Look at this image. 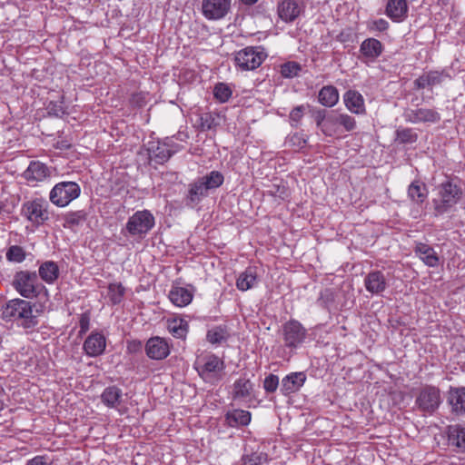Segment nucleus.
Returning <instances> with one entry per match:
<instances>
[{
	"label": "nucleus",
	"mask_w": 465,
	"mask_h": 465,
	"mask_svg": "<svg viewBox=\"0 0 465 465\" xmlns=\"http://www.w3.org/2000/svg\"><path fill=\"white\" fill-rule=\"evenodd\" d=\"M450 75L444 71L424 72L413 82L414 89H432L434 86L441 84Z\"/></svg>",
	"instance_id": "17"
},
{
	"label": "nucleus",
	"mask_w": 465,
	"mask_h": 465,
	"mask_svg": "<svg viewBox=\"0 0 465 465\" xmlns=\"http://www.w3.org/2000/svg\"><path fill=\"white\" fill-rule=\"evenodd\" d=\"M46 110L49 115L55 117H63L66 114L62 102H50Z\"/></svg>",
	"instance_id": "48"
},
{
	"label": "nucleus",
	"mask_w": 465,
	"mask_h": 465,
	"mask_svg": "<svg viewBox=\"0 0 465 465\" xmlns=\"http://www.w3.org/2000/svg\"><path fill=\"white\" fill-rule=\"evenodd\" d=\"M40 278L48 284L54 283L59 277V267L53 261L44 262L38 270Z\"/></svg>",
	"instance_id": "34"
},
{
	"label": "nucleus",
	"mask_w": 465,
	"mask_h": 465,
	"mask_svg": "<svg viewBox=\"0 0 465 465\" xmlns=\"http://www.w3.org/2000/svg\"><path fill=\"white\" fill-rule=\"evenodd\" d=\"M106 339L102 332L92 331L84 342V351L90 357H97L104 353Z\"/></svg>",
	"instance_id": "22"
},
{
	"label": "nucleus",
	"mask_w": 465,
	"mask_h": 465,
	"mask_svg": "<svg viewBox=\"0 0 465 465\" xmlns=\"http://www.w3.org/2000/svg\"><path fill=\"white\" fill-rule=\"evenodd\" d=\"M386 15L396 22L404 20L408 15V5L406 0H388Z\"/></svg>",
	"instance_id": "29"
},
{
	"label": "nucleus",
	"mask_w": 465,
	"mask_h": 465,
	"mask_svg": "<svg viewBox=\"0 0 465 465\" xmlns=\"http://www.w3.org/2000/svg\"><path fill=\"white\" fill-rule=\"evenodd\" d=\"M328 117H329V113L324 109L318 110L314 115L316 125H317V127H319L321 129V131L323 134H324V129L326 126L325 124H327Z\"/></svg>",
	"instance_id": "49"
},
{
	"label": "nucleus",
	"mask_w": 465,
	"mask_h": 465,
	"mask_svg": "<svg viewBox=\"0 0 465 465\" xmlns=\"http://www.w3.org/2000/svg\"><path fill=\"white\" fill-rule=\"evenodd\" d=\"M277 12L282 21L292 23L300 15L302 7L297 0H280Z\"/></svg>",
	"instance_id": "24"
},
{
	"label": "nucleus",
	"mask_w": 465,
	"mask_h": 465,
	"mask_svg": "<svg viewBox=\"0 0 465 465\" xmlns=\"http://www.w3.org/2000/svg\"><path fill=\"white\" fill-rule=\"evenodd\" d=\"M364 287L371 295L381 294L389 286V282L382 271L373 270L363 280Z\"/></svg>",
	"instance_id": "15"
},
{
	"label": "nucleus",
	"mask_w": 465,
	"mask_h": 465,
	"mask_svg": "<svg viewBox=\"0 0 465 465\" xmlns=\"http://www.w3.org/2000/svg\"><path fill=\"white\" fill-rule=\"evenodd\" d=\"M305 107L303 105H298L294 107L290 113V120L294 123L292 125H297L301 119L303 117Z\"/></svg>",
	"instance_id": "50"
},
{
	"label": "nucleus",
	"mask_w": 465,
	"mask_h": 465,
	"mask_svg": "<svg viewBox=\"0 0 465 465\" xmlns=\"http://www.w3.org/2000/svg\"><path fill=\"white\" fill-rule=\"evenodd\" d=\"M125 288L120 282L110 283L108 286V297L114 305L119 304L124 300Z\"/></svg>",
	"instance_id": "41"
},
{
	"label": "nucleus",
	"mask_w": 465,
	"mask_h": 465,
	"mask_svg": "<svg viewBox=\"0 0 465 465\" xmlns=\"http://www.w3.org/2000/svg\"><path fill=\"white\" fill-rule=\"evenodd\" d=\"M195 369L205 382L215 384L223 377L225 363L215 354H207L197 359Z\"/></svg>",
	"instance_id": "5"
},
{
	"label": "nucleus",
	"mask_w": 465,
	"mask_h": 465,
	"mask_svg": "<svg viewBox=\"0 0 465 465\" xmlns=\"http://www.w3.org/2000/svg\"><path fill=\"white\" fill-rule=\"evenodd\" d=\"M344 104L349 111L355 114L366 113L364 98L355 90H349L343 95Z\"/></svg>",
	"instance_id": "27"
},
{
	"label": "nucleus",
	"mask_w": 465,
	"mask_h": 465,
	"mask_svg": "<svg viewBox=\"0 0 465 465\" xmlns=\"http://www.w3.org/2000/svg\"><path fill=\"white\" fill-rule=\"evenodd\" d=\"M252 414L244 410H232L225 414L226 424L230 427L247 426L251 422Z\"/></svg>",
	"instance_id": "33"
},
{
	"label": "nucleus",
	"mask_w": 465,
	"mask_h": 465,
	"mask_svg": "<svg viewBox=\"0 0 465 465\" xmlns=\"http://www.w3.org/2000/svg\"><path fill=\"white\" fill-rule=\"evenodd\" d=\"M147 151L149 160L151 162H154L157 164H163L174 153V152L170 149L168 144L160 142L150 143Z\"/></svg>",
	"instance_id": "25"
},
{
	"label": "nucleus",
	"mask_w": 465,
	"mask_h": 465,
	"mask_svg": "<svg viewBox=\"0 0 465 465\" xmlns=\"http://www.w3.org/2000/svg\"><path fill=\"white\" fill-rule=\"evenodd\" d=\"M155 218L149 210L136 211L128 218L124 230L132 237L140 239L154 227Z\"/></svg>",
	"instance_id": "7"
},
{
	"label": "nucleus",
	"mask_w": 465,
	"mask_h": 465,
	"mask_svg": "<svg viewBox=\"0 0 465 465\" xmlns=\"http://www.w3.org/2000/svg\"><path fill=\"white\" fill-rule=\"evenodd\" d=\"M5 318L19 321V325L25 329H33L38 324V320L33 314L32 305L29 302L22 299L9 301L3 311Z\"/></svg>",
	"instance_id": "4"
},
{
	"label": "nucleus",
	"mask_w": 465,
	"mask_h": 465,
	"mask_svg": "<svg viewBox=\"0 0 465 465\" xmlns=\"http://www.w3.org/2000/svg\"><path fill=\"white\" fill-rule=\"evenodd\" d=\"M4 396H5V390L3 389L2 386H0V411L2 410H4V408H5V402L3 400Z\"/></svg>",
	"instance_id": "56"
},
{
	"label": "nucleus",
	"mask_w": 465,
	"mask_h": 465,
	"mask_svg": "<svg viewBox=\"0 0 465 465\" xmlns=\"http://www.w3.org/2000/svg\"><path fill=\"white\" fill-rule=\"evenodd\" d=\"M141 346H142L141 341H134L133 343H130V344L128 345V350H130V351H134V350H136V349H140V348H141Z\"/></svg>",
	"instance_id": "55"
},
{
	"label": "nucleus",
	"mask_w": 465,
	"mask_h": 465,
	"mask_svg": "<svg viewBox=\"0 0 465 465\" xmlns=\"http://www.w3.org/2000/svg\"><path fill=\"white\" fill-rule=\"evenodd\" d=\"M213 95L219 102L225 103L232 96V90L227 84L219 83L214 87Z\"/></svg>",
	"instance_id": "44"
},
{
	"label": "nucleus",
	"mask_w": 465,
	"mask_h": 465,
	"mask_svg": "<svg viewBox=\"0 0 465 465\" xmlns=\"http://www.w3.org/2000/svg\"><path fill=\"white\" fill-rule=\"evenodd\" d=\"M188 322L182 318H174L168 321L167 329L175 338L183 339L188 332Z\"/></svg>",
	"instance_id": "37"
},
{
	"label": "nucleus",
	"mask_w": 465,
	"mask_h": 465,
	"mask_svg": "<svg viewBox=\"0 0 465 465\" xmlns=\"http://www.w3.org/2000/svg\"><path fill=\"white\" fill-rule=\"evenodd\" d=\"M448 437L451 445L465 450V425H450L448 427Z\"/></svg>",
	"instance_id": "36"
},
{
	"label": "nucleus",
	"mask_w": 465,
	"mask_h": 465,
	"mask_svg": "<svg viewBox=\"0 0 465 465\" xmlns=\"http://www.w3.org/2000/svg\"><path fill=\"white\" fill-rule=\"evenodd\" d=\"M145 352L152 360H163L170 354V344L164 338L154 336L146 341Z\"/></svg>",
	"instance_id": "16"
},
{
	"label": "nucleus",
	"mask_w": 465,
	"mask_h": 465,
	"mask_svg": "<svg viewBox=\"0 0 465 465\" xmlns=\"http://www.w3.org/2000/svg\"><path fill=\"white\" fill-rule=\"evenodd\" d=\"M279 387V377L270 373L263 381V389L267 393H273Z\"/></svg>",
	"instance_id": "47"
},
{
	"label": "nucleus",
	"mask_w": 465,
	"mask_h": 465,
	"mask_svg": "<svg viewBox=\"0 0 465 465\" xmlns=\"http://www.w3.org/2000/svg\"><path fill=\"white\" fill-rule=\"evenodd\" d=\"M301 65L296 62H287L281 66V74L285 78H292L298 75Z\"/></svg>",
	"instance_id": "46"
},
{
	"label": "nucleus",
	"mask_w": 465,
	"mask_h": 465,
	"mask_svg": "<svg viewBox=\"0 0 465 465\" xmlns=\"http://www.w3.org/2000/svg\"><path fill=\"white\" fill-rule=\"evenodd\" d=\"M81 188L74 182H61L56 183L50 192L49 199L58 207H64L78 198Z\"/></svg>",
	"instance_id": "9"
},
{
	"label": "nucleus",
	"mask_w": 465,
	"mask_h": 465,
	"mask_svg": "<svg viewBox=\"0 0 465 465\" xmlns=\"http://www.w3.org/2000/svg\"><path fill=\"white\" fill-rule=\"evenodd\" d=\"M438 197L433 199L435 215H442L450 211L461 199L463 190L454 181L449 179L437 187Z\"/></svg>",
	"instance_id": "3"
},
{
	"label": "nucleus",
	"mask_w": 465,
	"mask_h": 465,
	"mask_svg": "<svg viewBox=\"0 0 465 465\" xmlns=\"http://www.w3.org/2000/svg\"><path fill=\"white\" fill-rule=\"evenodd\" d=\"M440 403V391L439 388L432 385H425L422 387L415 401L418 409L429 414L435 412Z\"/></svg>",
	"instance_id": "10"
},
{
	"label": "nucleus",
	"mask_w": 465,
	"mask_h": 465,
	"mask_svg": "<svg viewBox=\"0 0 465 465\" xmlns=\"http://www.w3.org/2000/svg\"><path fill=\"white\" fill-rule=\"evenodd\" d=\"M383 52L382 44L375 38H367L360 45V59L368 64L374 62Z\"/></svg>",
	"instance_id": "19"
},
{
	"label": "nucleus",
	"mask_w": 465,
	"mask_h": 465,
	"mask_svg": "<svg viewBox=\"0 0 465 465\" xmlns=\"http://www.w3.org/2000/svg\"><path fill=\"white\" fill-rule=\"evenodd\" d=\"M257 283V268L253 266L247 267L244 272L239 274L236 280V287L242 292H245L255 287Z\"/></svg>",
	"instance_id": "28"
},
{
	"label": "nucleus",
	"mask_w": 465,
	"mask_h": 465,
	"mask_svg": "<svg viewBox=\"0 0 465 465\" xmlns=\"http://www.w3.org/2000/svg\"><path fill=\"white\" fill-rule=\"evenodd\" d=\"M50 169L39 161H32L24 172V178L29 185H35L50 177Z\"/></svg>",
	"instance_id": "18"
},
{
	"label": "nucleus",
	"mask_w": 465,
	"mask_h": 465,
	"mask_svg": "<svg viewBox=\"0 0 465 465\" xmlns=\"http://www.w3.org/2000/svg\"><path fill=\"white\" fill-rule=\"evenodd\" d=\"M254 385L246 376L240 377L232 384V398L233 401L249 402L252 399Z\"/></svg>",
	"instance_id": "21"
},
{
	"label": "nucleus",
	"mask_w": 465,
	"mask_h": 465,
	"mask_svg": "<svg viewBox=\"0 0 465 465\" xmlns=\"http://www.w3.org/2000/svg\"><path fill=\"white\" fill-rule=\"evenodd\" d=\"M25 465H54V463L48 457L38 455L29 460Z\"/></svg>",
	"instance_id": "53"
},
{
	"label": "nucleus",
	"mask_w": 465,
	"mask_h": 465,
	"mask_svg": "<svg viewBox=\"0 0 465 465\" xmlns=\"http://www.w3.org/2000/svg\"><path fill=\"white\" fill-rule=\"evenodd\" d=\"M123 391L116 385L106 387L101 394V401L108 408H117L123 400Z\"/></svg>",
	"instance_id": "31"
},
{
	"label": "nucleus",
	"mask_w": 465,
	"mask_h": 465,
	"mask_svg": "<svg viewBox=\"0 0 465 465\" xmlns=\"http://www.w3.org/2000/svg\"><path fill=\"white\" fill-rule=\"evenodd\" d=\"M229 337L227 328L225 326H215L207 331V341L213 344H221L226 341Z\"/></svg>",
	"instance_id": "40"
},
{
	"label": "nucleus",
	"mask_w": 465,
	"mask_h": 465,
	"mask_svg": "<svg viewBox=\"0 0 465 465\" xmlns=\"http://www.w3.org/2000/svg\"><path fill=\"white\" fill-rule=\"evenodd\" d=\"M6 259L14 262H22L25 259V252L21 246L13 245L6 252Z\"/></svg>",
	"instance_id": "45"
},
{
	"label": "nucleus",
	"mask_w": 465,
	"mask_h": 465,
	"mask_svg": "<svg viewBox=\"0 0 465 465\" xmlns=\"http://www.w3.org/2000/svg\"><path fill=\"white\" fill-rule=\"evenodd\" d=\"M244 5H254L258 0H241Z\"/></svg>",
	"instance_id": "57"
},
{
	"label": "nucleus",
	"mask_w": 465,
	"mask_h": 465,
	"mask_svg": "<svg viewBox=\"0 0 465 465\" xmlns=\"http://www.w3.org/2000/svg\"><path fill=\"white\" fill-rule=\"evenodd\" d=\"M224 181L223 174L219 171H212L204 176L198 177L188 185L185 197L186 205L198 204L208 195L209 191L219 188Z\"/></svg>",
	"instance_id": "2"
},
{
	"label": "nucleus",
	"mask_w": 465,
	"mask_h": 465,
	"mask_svg": "<svg viewBox=\"0 0 465 465\" xmlns=\"http://www.w3.org/2000/svg\"><path fill=\"white\" fill-rule=\"evenodd\" d=\"M267 54L261 46H248L235 54L234 63L243 71L258 68L266 59Z\"/></svg>",
	"instance_id": "8"
},
{
	"label": "nucleus",
	"mask_w": 465,
	"mask_h": 465,
	"mask_svg": "<svg viewBox=\"0 0 465 465\" xmlns=\"http://www.w3.org/2000/svg\"><path fill=\"white\" fill-rule=\"evenodd\" d=\"M306 374L302 371L292 372L285 376L281 382V392L289 396L300 391L306 381Z\"/></svg>",
	"instance_id": "23"
},
{
	"label": "nucleus",
	"mask_w": 465,
	"mask_h": 465,
	"mask_svg": "<svg viewBox=\"0 0 465 465\" xmlns=\"http://www.w3.org/2000/svg\"><path fill=\"white\" fill-rule=\"evenodd\" d=\"M242 460V465H262L267 462L268 456L263 452H253L251 455H244Z\"/></svg>",
	"instance_id": "43"
},
{
	"label": "nucleus",
	"mask_w": 465,
	"mask_h": 465,
	"mask_svg": "<svg viewBox=\"0 0 465 465\" xmlns=\"http://www.w3.org/2000/svg\"><path fill=\"white\" fill-rule=\"evenodd\" d=\"M46 202L35 199L24 203L22 213L33 223L41 224L49 217Z\"/></svg>",
	"instance_id": "13"
},
{
	"label": "nucleus",
	"mask_w": 465,
	"mask_h": 465,
	"mask_svg": "<svg viewBox=\"0 0 465 465\" xmlns=\"http://www.w3.org/2000/svg\"><path fill=\"white\" fill-rule=\"evenodd\" d=\"M279 335L282 341V347L289 358L292 357L297 350L302 348L309 339L308 330L295 319H291L282 324Z\"/></svg>",
	"instance_id": "1"
},
{
	"label": "nucleus",
	"mask_w": 465,
	"mask_h": 465,
	"mask_svg": "<svg viewBox=\"0 0 465 465\" xmlns=\"http://www.w3.org/2000/svg\"><path fill=\"white\" fill-rule=\"evenodd\" d=\"M130 103L136 107H143L146 104V96L143 93H135L131 96Z\"/></svg>",
	"instance_id": "52"
},
{
	"label": "nucleus",
	"mask_w": 465,
	"mask_h": 465,
	"mask_svg": "<svg viewBox=\"0 0 465 465\" xmlns=\"http://www.w3.org/2000/svg\"><path fill=\"white\" fill-rule=\"evenodd\" d=\"M232 0H203L202 12L209 20L223 18L231 9Z\"/></svg>",
	"instance_id": "14"
},
{
	"label": "nucleus",
	"mask_w": 465,
	"mask_h": 465,
	"mask_svg": "<svg viewBox=\"0 0 465 465\" xmlns=\"http://www.w3.org/2000/svg\"><path fill=\"white\" fill-rule=\"evenodd\" d=\"M447 403L456 416H465V387H450Z\"/></svg>",
	"instance_id": "20"
},
{
	"label": "nucleus",
	"mask_w": 465,
	"mask_h": 465,
	"mask_svg": "<svg viewBox=\"0 0 465 465\" xmlns=\"http://www.w3.org/2000/svg\"><path fill=\"white\" fill-rule=\"evenodd\" d=\"M402 117L405 122L412 124H424L428 125L438 124L441 119L438 111L426 107L405 108Z\"/></svg>",
	"instance_id": "12"
},
{
	"label": "nucleus",
	"mask_w": 465,
	"mask_h": 465,
	"mask_svg": "<svg viewBox=\"0 0 465 465\" xmlns=\"http://www.w3.org/2000/svg\"><path fill=\"white\" fill-rule=\"evenodd\" d=\"M389 23L382 18L377 19L371 23V25L370 26L371 30H376L379 32H384L388 29Z\"/></svg>",
	"instance_id": "54"
},
{
	"label": "nucleus",
	"mask_w": 465,
	"mask_h": 465,
	"mask_svg": "<svg viewBox=\"0 0 465 465\" xmlns=\"http://www.w3.org/2000/svg\"><path fill=\"white\" fill-rule=\"evenodd\" d=\"M170 301L177 307H184L193 301L192 290L181 286H173L168 295Z\"/></svg>",
	"instance_id": "30"
},
{
	"label": "nucleus",
	"mask_w": 465,
	"mask_h": 465,
	"mask_svg": "<svg viewBox=\"0 0 465 465\" xmlns=\"http://www.w3.org/2000/svg\"><path fill=\"white\" fill-rule=\"evenodd\" d=\"M318 101L326 107L334 106L339 101V92L333 85L323 86L318 95Z\"/></svg>",
	"instance_id": "35"
},
{
	"label": "nucleus",
	"mask_w": 465,
	"mask_h": 465,
	"mask_svg": "<svg viewBox=\"0 0 465 465\" xmlns=\"http://www.w3.org/2000/svg\"><path fill=\"white\" fill-rule=\"evenodd\" d=\"M395 141L401 144H411L417 142L418 134L410 127L400 126L395 131Z\"/></svg>",
	"instance_id": "38"
},
{
	"label": "nucleus",
	"mask_w": 465,
	"mask_h": 465,
	"mask_svg": "<svg viewBox=\"0 0 465 465\" xmlns=\"http://www.w3.org/2000/svg\"><path fill=\"white\" fill-rule=\"evenodd\" d=\"M80 335L85 333L90 327V314L89 312H84L80 315L79 319Z\"/></svg>",
	"instance_id": "51"
},
{
	"label": "nucleus",
	"mask_w": 465,
	"mask_h": 465,
	"mask_svg": "<svg viewBox=\"0 0 465 465\" xmlns=\"http://www.w3.org/2000/svg\"><path fill=\"white\" fill-rule=\"evenodd\" d=\"M325 125L324 135L331 137L341 134V127L345 132L353 131L356 128V120L347 114L331 111L329 113L327 124Z\"/></svg>",
	"instance_id": "11"
},
{
	"label": "nucleus",
	"mask_w": 465,
	"mask_h": 465,
	"mask_svg": "<svg viewBox=\"0 0 465 465\" xmlns=\"http://www.w3.org/2000/svg\"><path fill=\"white\" fill-rule=\"evenodd\" d=\"M426 184L419 180L413 181L408 187V197L412 203L421 205L428 198Z\"/></svg>",
	"instance_id": "32"
},
{
	"label": "nucleus",
	"mask_w": 465,
	"mask_h": 465,
	"mask_svg": "<svg viewBox=\"0 0 465 465\" xmlns=\"http://www.w3.org/2000/svg\"><path fill=\"white\" fill-rule=\"evenodd\" d=\"M219 114L213 112L202 114L200 116V125L202 130H211L219 125Z\"/></svg>",
	"instance_id": "42"
},
{
	"label": "nucleus",
	"mask_w": 465,
	"mask_h": 465,
	"mask_svg": "<svg viewBox=\"0 0 465 465\" xmlns=\"http://www.w3.org/2000/svg\"><path fill=\"white\" fill-rule=\"evenodd\" d=\"M414 252L429 267H437L440 264V256L434 248L427 243L417 242Z\"/></svg>",
	"instance_id": "26"
},
{
	"label": "nucleus",
	"mask_w": 465,
	"mask_h": 465,
	"mask_svg": "<svg viewBox=\"0 0 465 465\" xmlns=\"http://www.w3.org/2000/svg\"><path fill=\"white\" fill-rule=\"evenodd\" d=\"M13 286L21 296L27 299L37 297L43 292L45 295L47 293L45 287L38 282L35 272H17L14 276Z\"/></svg>",
	"instance_id": "6"
},
{
	"label": "nucleus",
	"mask_w": 465,
	"mask_h": 465,
	"mask_svg": "<svg viewBox=\"0 0 465 465\" xmlns=\"http://www.w3.org/2000/svg\"><path fill=\"white\" fill-rule=\"evenodd\" d=\"M64 227L73 229L75 226H79L87 219V213L84 210L67 213L64 216Z\"/></svg>",
	"instance_id": "39"
}]
</instances>
